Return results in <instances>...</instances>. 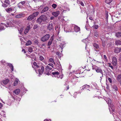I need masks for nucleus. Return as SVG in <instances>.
I'll return each mask as SVG.
<instances>
[{
    "label": "nucleus",
    "instance_id": "ddd939ff",
    "mask_svg": "<svg viewBox=\"0 0 121 121\" xmlns=\"http://www.w3.org/2000/svg\"><path fill=\"white\" fill-rule=\"evenodd\" d=\"M47 29L49 31H50L51 30H52L53 29L52 24L51 23L50 24H49L47 26Z\"/></svg>",
    "mask_w": 121,
    "mask_h": 121
},
{
    "label": "nucleus",
    "instance_id": "0e129e2a",
    "mask_svg": "<svg viewBox=\"0 0 121 121\" xmlns=\"http://www.w3.org/2000/svg\"><path fill=\"white\" fill-rule=\"evenodd\" d=\"M84 88V86H83L81 88V90H84V89H85V88Z\"/></svg>",
    "mask_w": 121,
    "mask_h": 121
},
{
    "label": "nucleus",
    "instance_id": "423d86ee",
    "mask_svg": "<svg viewBox=\"0 0 121 121\" xmlns=\"http://www.w3.org/2000/svg\"><path fill=\"white\" fill-rule=\"evenodd\" d=\"M4 26H5L6 27L10 26V25L9 23H7V24L3 23H0V30H2L4 29Z\"/></svg>",
    "mask_w": 121,
    "mask_h": 121
},
{
    "label": "nucleus",
    "instance_id": "cd10ccee",
    "mask_svg": "<svg viewBox=\"0 0 121 121\" xmlns=\"http://www.w3.org/2000/svg\"><path fill=\"white\" fill-rule=\"evenodd\" d=\"M115 43L116 45H121V40H117L115 42Z\"/></svg>",
    "mask_w": 121,
    "mask_h": 121
},
{
    "label": "nucleus",
    "instance_id": "79ce46f5",
    "mask_svg": "<svg viewBox=\"0 0 121 121\" xmlns=\"http://www.w3.org/2000/svg\"><path fill=\"white\" fill-rule=\"evenodd\" d=\"M107 103L108 104V105H110L111 104V100L110 99H108V100L107 101Z\"/></svg>",
    "mask_w": 121,
    "mask_h": 121
},
{
    "label": "nucleus",
    "instance_id": "c03bdc74",
    "mask_svg": "<svg viewBox=\"0 0 121 121\" xmlns=\"http://www.w3.org/2000/svg\"><path fill=\"white\" fill-rule=\"evenodd\" d=\"M45 67L46 68V69H48V70H51L52 68V67H50L48 65L47 66H46Z\"/></svg>",
    "mask_w": 121,
    "mask_h": 121
},
{
    "label": "nucleus",
    "instance_id": "e433bc0d",
    "mask_svg": "<svg viewBox=\"0 0 121 121\" xmlns=\"http://www.w3.org/2000/svg\"><path fill=\"white\" fill-rule=\"evenodd\" d=\"M18 79L16 80L14 82L13 85L14 86H16L18 83Z\"/></svg>",
    "mask_w": 121,
    "mask_h": 121
},
{
    "label": "nucleus",
    "instance_id": "8fccbe9b",
    "mask_svg": "<svg viewBox=\"0 0 121 121\" xmlns=\"http://www.w3.org/2000/svg\"><path fill=\"white\" fill-rule=\"evenodd\" d=\"M108 79L110 83H112V80L111 78H110L108 77Z\"/></svg>",
    "mask_w": 121,
    "mask_h": 121
},
{
    "label": "nucleus",
    "instance_id": "412c9836",
    "mask_svg": "<svg viewBox=\"0 0 121 121\" xmlns=\"http://www.w3.org/2000/svg\"><path fill=\"white\" fill-rule=\"evenodd\" d=\"M20 91V90L19 89H17L13 91V93H14L16 95L18 94Z\"/></svg>",
    "mask_w": 121,
    "mask_h": 121
},
{
    "label": "nucleus",
    "instance_id": "13d9d810",
    "mask_svg": "<svg viewBox=\"0 0 121 121\" xmlns=\"http://www.w3.org/2000/svg\"><path fill=\"white\" fill-rule=\"evenodd\" d=\"M89 19L91 20H93L94 19L92 17H89Z\"/></svg>",
    "mask_w": 121,
    "mask_h": 121
},
{
    "label": "nucleus",
    "instance_id": "f03ea898",
    "mask_svg": "<svg viewBox=\"0 0 121 121\" xmlns=\"http://www.w3.org/2000/svg\"><path fill=\"white\" fill-rule=\"evenodd\" d=\"M39 13L38 12H36L33 13L32 15H30L26 19V20L28 21H30L33 19L34 18L36 17L39 14Z\"/></svg>",
    "mask_w": 121,
    "mask_h": 121
},
{
    "label": "nucleus",
    "instance_id": "6ab92c4d",
    "mask_svg": "<svg viewBox=\"0 0 121 121\" xmlns=\"http://www.w3.org/2000/svg\"><path fill=\"white\" fill-rule=\"evenodd\" d=\"M74 30L76 32H78L80 31V28L79 27H78L77 26H74Z\"/></svg>",
    "mask_w": 121,
    "mask_h": 121
},
{
    "label": "nucleus",
    "instance_id": "a18cd8bd",
    "mask_svg": "<svg viewBox=\"0 0 121 121\" xmlns=\"http://www.w3.org/2000/svg\"><path fill=\"white\" fill-rule=\"evenodd\" d=\"M93 26L94 28L96 29H98V26L96 25H94Z\"/></svg>",
    "mask_w": 121,
    "mask_h": 121
},
{
    "label": "nucleus",
    "instance_id": "603ef678",
    "mask_svg": "<svg viewBox=\"0 0 121 121\" xmlns=\"http://www.w3.org/2000/svg\"><path fill=\"white\" fill-rule=\"evenodd\" d=\"M23 28H21L20 30H19V31L20 34H21V33L22 32V31L23 30Z\"/></svg>",
    "mask_w": 121,
    "mask_h": 121
},
{
    "label": "nucleus",
    "instance_id": "3c124183",
    "mask_svg": "<svg viewBox=\"0 0 121 121\" xmlns=\"http://www.w3.org/2000/svg\"><path fill=\"white\" fill-rule=\"evenodd\" d=\"M65 10L64 11H69L70 10L69 9V8H67V7H66L65 8Z\"/></svg>",
    "mask_w": 121,
    "mask_h": 121
},
{
    "label": "nucleus",
    "instance_id": "f8f14e48",
    "mask_svg": "<svg viewBox=\"0 0 121 121\" xmlns=\"http://www.w3.org/2000/svg\"><path fill=\"white\" fill-rule=\"evenodd\" d=\"M52 75L55 77L58 78L59 77V73L58 72H54L52 73Z\"/></svg>",
    "mask_w": 121,
    "mask_h": 121
},
{
    "label": "nucleus",
    "instance_id": "72a5a7b5",
    "mask_svg": "<svg viewBox=\"0 0 121 121\" xmlns=\"http://www.w3.org/2000/svg\"><path fill=\"white\" fill-rule=\"evenodd\" d=\"M93 46L96 48H99V46L97 44L95 43H94L93 44Z\"/></svg>",
    "mask_w": 121,
    "mask_h": 121
},
{
    "label": "nucleus",
    "instance_id": "20e7f679",
    "mask_svg": "<svg viewBox=\"0 0 121 121\" xmlns=\"http://www.w3.org/2000/svg\"><path fill=\"white\" fill-rule=\"evenodd\" d=\"M1 0L2 3L3 4L2 6L4 7H7L10 4V2L9 0H5L4 1Z\"/></svg>",
    "mask_w": 121,
    "mask_h": 121
},
{
    "label": "nucleus",
    "instance_id": "e2e57ef3",
    "mask_svg": "<svg viewBox=\"0 0 121 121\" xmlns=\"http://www.w3.org/2000/svg\"><path fill=\"white\" fill-rule=\"evenodd\" d=\"M46 45V44L45 43H43L41 45V46L42 47L43 46H45V45Z\"/></svg>",
    "mask_w": 121,
    "mask_h": 121
},
{
    "label": "nucleus",
    "instance_id": "393cba45",
    "mask_svg": "<svg viewBox=\"0 0 121 121\" xmlns=\"http://www.w3.org/2000/svg\"><path fill=\"white\" fill-rule=\"evenodd\" d=\"M120 52V48H116L114 50V52L116 53H118Z\"/></svg>",
    "mask_w": 121,
    "mask_h": 121
},
{
    "label": "nucleus",
    "instance_id": "1a4fd4ad",
    "mask_svg": "<svg viewBox=\"0 0 121 121\" xmlns=\"http://www.w3.org/2000/svg\"><path fill=\"white\" fill-rule=\"evenodd\" d=\"M39 59L40 61H42L45 64H47V62H46L45 60H44V58L42 56L39 55Z\"/></svg>",
    "mask_w": 121,
    "mask_h": 121
},
{
    "label": "nucleus",
    "instance_id": "ea45409f",
    "mask_svg": "<svg viewBox=\"0 0 121 121\" xmlns=\"http://www.w3.org/2000/svg\"><path fill=\"white\" fill-rule=\"evenodd\" d=\"M112 0H106L105 2L107 4H109L112 1Z\"/></svg>",
    "mask_w": 121,
    "mask_h": 121
},
{
    "label": "nucleus",
    "instance_id": "6e6552de",
    "mask_svg": "<svg viewBox=\"0 0 121 121\" xmlns=\"http://www.w3.org/2000/svg\"><path fill=\"white\" fill-rule=\"evenodd\" d=\"M9 81V80L8 79H7L5 80L1 81L0 82V83L1 85L4 86V85L7 84Z\"/></svg>",
    "mask_w": 121,
    "mask_h": 121
},
{
    "label": "nucleus",
    "instance_id": "f257e3e1",
    "mask_svg": "<svg viewBox=\"0 0 121 121\" xmlns=\"http://www.w3.org/2000/svg\"><path fill=\"white\" fill-rule=\"evenodd\" d=\"M48 19V17L45 15H41L37 20L36 22L37 23L40 24L42 22H45Z\"/></svg>",
    "mask_w": 121,
    "mask_h": 121
},
{
    "label": "nucleus",
    "instance_id": "c756f323",
    "mask_svg": "<svg viewBox=\"0 0 121 121\" xmlns=\"http://www.w3.org/2000/svg\"><path fill=\"white\" fill-rule=\"evenodd\" d=\"M56 63L57 64H56L55 65H57V67H58V68H60L61 67V66L59 61H57Z\"/></svg>",
    "mask_w": 121,
    "mask_h": 121
},
{
    "label": "nucleus",
    "instance_id": "69168bd1",
    "mask_svg": "<svg viewBox=\"0 0 121 121\" xmlns=\"http://www.w3.org/2000/svg\"><path fill=\"white\" fill-rule=\"evenodd\" d=\"M54 18V17H51L50 18V19L51 20H53Z\"/></svg>",
    "mask_w": 121,
    "mask_h": 121
},
{
    "label": "nucleus",
    "instance_id": "a19ab883",
    "mask_svg": "<svg viewBox=\"0 0 121 121\" xmlns=\"http://www.w3.org/2000/svg\"><path fill=\"white\" fill-rule=\"evenodd\" d=\"M33 49L31 47H29L28 49V51L30 52H31L33 51Z\"/></svg>",
    "mask_w": 121,
    "mask_h": 121
},
{
    "label": "nucleus",
    "instance_id": "37998d69",
    "mask_svg": "<svg viewBox=\"0 0 121 121\" xmlns=\"http://www.w3.org/2000/svg\"><path fill=\"white\" fill-rule=\"evenodd\" d=\"M57 5L55 4H53L52 5V7L54 9H55L57 7Z\"/></svg>",
    "mask_w": 121,
    "mask_h": 121
},
{
    "label": "nucleus",
    "instance_id": "680f3d73",
    "mask_svg": "<svg viewBox=\"0 0 121 121\" xmlns=\"http://www.w3.org/2000/svg\"><path fill=\"white\" fill-rule=\"evenodd\" d=\"M22 52H24V53H26V51H25V50L24 49H22Z\"/></svg>",
    "mask_w": 121,
    "mask_h": 121
},
{
    "label": "nucleus",
    "instance_id": "58836bf2",
    "mask_svg": "<svg viewBox=\"0 0 121 121\" xmlns=\"http://www.w3.org/2000/svg\"><path fill=\"white\" fill-rule=\"evenodd\" d=\"M84 88H85V89H87V90H89V91H90L89 89H87L88 88H89V87H90V86L89 85H84Z\"/></svg>",
    "mask_w": 121,
    "mask_h": 121
},
{
    "label": "nucleus",
    "instance_id": "4468645a",
    "mask_svg": "<svg viewBox=\"0 0 121 121\" xmlns=\"http://www.w3.org/2000/svg\"><path fill=\"white\" fill-rule=\"evenodd\" d=\"M95 69L96 72L100 73L102 74H103L102 70L100 68L96 67L95 68Z\"/></svg>",
    "mask_w": 121,
    "mask_h": 121
},
{
    "label": "nucleus",
    "instance_id": "09e8293b",
    "mask_svg": "<svg viewBox=\"0 0 121 121\" xmlns=\"http://www.w3.org/2000/svg\"><path fill=\"white\" fill-rule=\"evenodd\" d=\"M48 65L51 66V67L52 68H53V64H52V63H49L48 64Z\"/></svg>",
    "mask_w": 121,
    "mask_h": 121
},
{
    "label": "nucleus",
    "instance_id": "aec40b11",
    "mask_svg": "<svg viewBox=\"0 0 121 121\" xmlns=\"http://www.w3.org/2000/svg\"><path fill=\"white\" fill-rule=\"evenodd\" d=\"M13 23L19 26V24L22 23L20 21L14 20L13 21Z\"/></svg>",
    "mask_w": 121,
    "mask_h": 121
},
{
    "label": "nucleus",
    "instance_id": "49530a36",
    "mask_svg": "<svg viewBox=\"0 0 121 121\" xmlns=\"http://www.w3.org/2000/svg\"><path fill=\"white\" fill-rule=\"evenodd\" d=\"M1 63L4 65H5V64L6 63V61L4 60H2L1 61Z\"/></svg>",
    "mask_w": 121,
    "mask_h": 121
},
{
    "label": "nucleus",
    "instance_id": "f704fd0d",
    "mask_svg": "<svg viewBox=\"0 0 121 121\" xmlns=\"http://www.w3.org/2000/svg\"><path fill=\"white\" fill-rule=\"evenodd\" d=\"M39 27V25H38L35 24L34 25L33 27V29H35L38 28Z\"/></svg>",
    "mask_w": 121,
    "mask_h": 121
},
{
    "label": "nucleus",
    "instance_id": "2eb2a0df",
    "mask_svg": "<svg viewBox=\"0 0 121 121\" xmlns=\"http://www.w3.org/2000/svg\"><path fill=\"white\" fill-rule=\"evenodd\" d=\"M53 36H52L50 38V40L49 41L48 43V46H50L52 43L53 40Z\"/></svg>",
    "mask_w": 121,
    "mask_h": 121
},
{
    "label": "nucleus",
    "instance_id": "0eeeda50",
    "mask_svg": "<svg viewBox=\"0 0 121 121\" xmlns=\"http://www.w3.org/2000/svg\"><path fill=\"white\" fill-rule=\"evenodd\" d=\"M26 3V1H21L18 4V7L19 8H22L23 7V6H24Z\"/></svg>",
    "mask_w": 121,
    "mask_h": 121
},
{
    "label": "nucleus",
    "instance_id": "338daca9",
    "mask_svg": "<svg viewBox=\"0 0 121 121\" xmlns=\"http://www.w3.org/2000/svg\"><path fill=\"white\" fill-rule=\"evenodd\" d=\"M56 54L57 55H59V52H56Z\"/></svg>",
    "mask_w": 121,
    "mask_h": 121
},
{
    "label": "nucleus",
    "instance_id": "bf43d9fd",
    "mask_svg": "<svg viewBox=\"0 0 121 121\" xmlns=\"http://www.w3.org/2000/svg\"><path fill=\"white\" fill-rule=\"evenodd\" d=\"M105 17L106 18V19H108V14H106Z\"/></svg>",
    "mask_w": 121,
    "mask_h": 121
},
{
    "label": "nucleus",
    "instance_id": "a878e982",
    "mask_svg": "<svg viewBox=\"0 0 121 121\" xmlns=\"http://www.w3.org/2000/svg\"><path fill=\"white\" fill-rule=\"evenodd\" d=\"M38 64H37L36 62H34L33 63V65L35 66H36V67L37 68H39V65L40 64L39 63H38Z\"/></svg>",
    "mask_w": 121,
    "mask_h": 121
},
{
    "label": "nucleus",
    "instance_id": "f3484780",
    "mask_svg": "<svg viewBox=\"0 0 121 121\" xmlns=\"http://www.w3.org/2000/svg\"><path fill=\"white\" fill-rule=\"evenodd\" d=\"M49 9V7L48 6L45 7L41 11V13H42L48 11Z\"/></svg>",
    "mask_w": 121,
    "mask_h": 121
},
{
    "label": "nucleus",
    "instance_id": "bb28decb",
    "mask_svg": "<svg viewBox=\"0 0 121 121\" xmlns=\"http://www.w3.org/2000/svg\"><path fill=\"white\" fill-rule=\"evenodd\" d=\"M5 11L8 13H10L12 11L13 9L12 8H7L5 9Z\"/></svg>",
    "mask_w": 121,
    "mask_h": 121
},
{
    "label": "nucleus",
    "instance_id": "4be33fe9",
    "mask_svg": "<svg viewBox=\"0 0 121 121\" xmlns=\"http://www.w3.org/2000/svg\"><path fill=\"white\" fill-rule=\"evenodd\" d=\"M30 29V26H28L27 28L24 31V33L26 34L29 31V30Z\"/></svg>",
    "mask_w": 121,
    "mask_h": 121
},
{
    "label": "nucleus",
    "instance_id": "774afa93",
    "mask_svg": "<svg viewBox=\"0 0 121 121\" xmlns=\"http://www.w3.org/2000/svg\"><path fill=\"white\" fill-rule=\"evenodd\" d=\"M58 29V26H56V28H55V29L56 30L57 29Z\"/></svg>",
    "mask_w": 121,
    "mask_h": 121
},
{
    "label": "nucleus",
    "instance_id": "39448f33",
    "mask_svg": "<svg viewBox=\"0 0 121 121\" xmlns=\"http://www.w3.org/2000/svg\"><path fill=\"white\" fill-rule=\"evenodd\" d=\"M50 37L49 34H47L42 37L41 39V40L43 42L47 41Z\"/></svg>",
    "mask_w": 121,
    "mask_h": 121
},
{
    "label": "nucleus",
    "instance_id": "2f4dec72",
    "mask_svg": "<svg viewBox=\"0 0 121 121\" xmlns=\"http://www.w3.org/2000/svg\"><path fill=\"white\" fill-rule=\"evenodd\" d=\"M32 44V42L30 40H28L26 44V46H28Z\"/></svg>",
    "mask_w": 121,
    "mask_h": 121
},
{
    "label": "nucleus",
    "instance_id": "a211bd4d",
    "mask_svg": "<svg viewBox=\"0 0 121 121\" xmlns=\"http://www.w3.org/2000/svg\"><path fill=\"white\" fill-rule=\"evenodd\" d=\"M7 64L8 65H7V66H9V67L11 69V71L12 72L14 70L13 66L12 64L10 63H8Z\"/></svg>",
    "mask_w": 121,
    "mask_h": 121
},
{
    "label": "nucleus",
    "instance_id": "4d7b16f0",
    "mask_svg": "<svg viewBox=\"0 0 121 121\" xmlns=\"http://www.w3.org/2000/svg\"><path fill=\"white\" fill-rule=\"evenodd\" d=\"M3 104L1 103H0V108H1L3 107Z\"/></svg>",
    "mask_w": 121,
    "mask_h": 121
},
{
    "label": "nucleus",
    "instance_id": "c9c22d12",
    "mask_svg": "<svg viewBox=\"0 0 121 121\" xmlns=\"http://www.w3.org/2000/svg\"><path fill=\"white\" fill-rule=\"evenodd\" d=\"M112 88L115 91H117L118 90L117 87L115 85H113L112 86Z\"/></svg>",
    "mask_w": 121,
    "mask_h": 121
},
{
    "label": "nucleus",
    "instance_id": "9d476101",
    "mask_svg": "<svg viewBox=\"0 0 121 121\" xmlns=\"http://www.w3.org/2000/svg\"><path fill=\"white\" fill-rule=\"evenodd\" d=\"M117 63V59L116 57H113L112 58V64L114 66L116 65Z\"/></svg>",
    "mask_w": 121,
    "mask_h": 121
},
{
    "label": "nucleus",
    "instance_id": "b1692460",
    "mask_svg": "<svg viewBox=\"0 0 121 121\" xmlns=\"http://www.w3.org/2000/svg\"><path fill=\"white\" fill-rule=\"evenodd\" d=\"M48 61H49V62L52 63L55 65H56V63L54 61V59H53L52 58H49Z\"/></svg>",
    "mask_w": 121,
    "mask_h": 121
},
{
    "label": "nucleus",
    "instance_id": "9b49d317",
    "mask_svg": "<svg viewBox=\"0 0 121 121\" xmlns=\"http://www.w3.org/2000/svg\"><path fill=\"white\" fill-rule=\"evenodd\" d=\"M60 11H58L56 12H54L52 13V15L55 17H57L60 14Z\"/></svg>",
    "mask_w": 121,
    "mask_h": 121
},
{
    "label": "nucleus",
    "instance_id": "5fc2aeb1",
    "mask_svg": "<svg viewBox=\"0 0 121 121\" xmlns=\"http://www.w3.org/2000/svg\"><path fill=\"white\" fill-rule=\"evenodd\" d=\"M119 61H121V53L119 55Z\"/></svg>",
    "mask_w": 121,
    "mask_h": 121
},
{
    "label": "nucleus",
    "instance_id": "473e14b6",
    "mask_svg": "<svg viewBox=\"0 0 121 121\" xmlns=\"http://www.w3.org/2000/svg\"><path fill=\"white\" fill-rule=\"evenodd\" d=\"M115 35L117 37H119L121 36V33L117 32L116 33Z\"/></svg>",
    "mask_w": 121,
    "mask_h": 121
},
{
    "label": "nucleus",
    "instance_id": "5701e85b",
    "mask_svg": "<svg viewBox=\"0 0 121 121\" xmlns=\"http://www.w3.org/2000/svg\"><path fill=\"white\" fill-rule=\"evenodd\" d=\"M23 14H17L15 16V17L17 18H19L23 17Z\"/></svg>",
    "mask_w": 121,
    "mask_h": 121
},
{
    "label": "nucleus",
    "instance_id": "de8ad7c7",
    "mask_svg": "<svg viewBox=\"0 0 121 121\" xmlns=\"http://www.w3.org/2000/svg\"><path fill=\"white\" fill-rule=\"evenodd\" d=\"M109 67H111L112 69H113V66L111 65V64L110 63H108Z\"/></svg>",
    "mask_w": 121,
    "mask_h": 121
},
{
    "label": "nucleus",
    "instance_id": "6e6d98bb",
    "mask_svg": "<svg viewBox=\"0 0 121 121\" xmlns=\"http://www.w3.org/2000/svg\"><path fill=\"white\" fill-rule=\"evenodd\" d=\"M80 4H81V5L83 6H84V4H83V3L82 2V1L80 3Z\"/></svg>",
    "mask_w": 121,
    "mask_h": 121
},
{
    "label": "nucleus",
    "instance_id": "4c0bfd02",
    "mask_svg": "<svg viewBox=\"0 0 121 121\" xmlns=\"http://www.w3.org/2000/svg\"><path fill=\"white\" fill-rule=\"evenodd\" d=\"M117 80L118 81H120L121 80V74L119 75L117 77Z\"/></svg>",
    "mask_w": 121,
    "mask_h": 121
},
{
    "label": "nucleus",
    "instance_id": "7c9ffc66",
    "mask_svg": "<svg viewBox=\"0 0 121 121\" xmlns=\"http://www.w3.org/2000/svg\"><path fill=\"white\" fill-rule=\"evenodd\" d=\"M94 36L97 37H98L99 36V33L96 31L94 32Z\"/></svg>",
    "mask_w": 121,
    "mask_h": 121
},
{
    "label": "nucleus",
    "instance_id": "864d4df0",
    "mask_svg": "<svg viewBox=\"0 0 121 121\" xmlns=\"http://www.w3.org/2000/svg\"><path fill=\"white\" fill-rule=\"evenodd\" d=\"M66 85H65L66 87V89H65V90H68L69 89V85H67V86H66Z\"/></svg>",
    "mask_w": 121,
    "mask_h": 121
},
{
    "label": "nucleus",
    "instance_id": "052dcab7",
    "mask_svg": "<svg viewBox=\"0 0 121 121\" xmlns=\"http://www.w3.org/2000/svg\"><path fill=\"white\" fill-rule=\"evenodd\" d=\"M104 59H105L106 60L107 59V57H106V56L105 55H104Z\"/></svg>",
    "mask_w": 121,
    "mask_h": 121
},
{
    "label": "nucleus",
    "instance_id": "c85d7f7f",
    "mask_svg": "<svg viewBox=\"0 0 121 121\" xmlns=\"http://www.w3.org/2000/svg\"><path fill=\"white\" fill-rule=\"evenodd\" d=\"M108 106L110 107L113 112H114V106L113 105L111 104L110 105H109Z\"/></svg>",
    "mask_w": 121,
    "mask_h": 121
},
{
    "label": "nucleus",
    "instance_id": "7ed1b4c3",
    "mask_svg": "<svg viewBox=\"0 0 121 121\" xmlns=\"http://www.w3.org/2000/svg\"><path fill=\"white\" fill-rule=\"evenodd\" d=\"M44 65L42 63H41L39 65V67L38 69V71L39 74L42 75L44 71Z\"/></svg>",
    "mask_w": 121,
    "mask_h": 121
},
{
    "label": "nucleus",
    "instance_id": "dca6fc26",
    "mask_svg": "<svg viewBox=\"0 0 121 121\" xmlns=\"http://www.w3.org/2000/svg\"><path fill=\"white\" fill-rule=\"evenodd\" d=\"M44 74H46L47 75H50V72L49 70L48 69H46V68L45 67V70L43 72Z\"/></svg>",
    "mask_w": 121,
    "mask_h": 121
}]
</instances>
